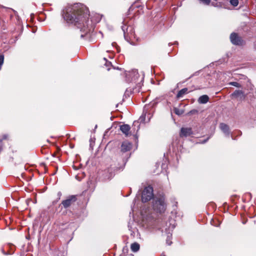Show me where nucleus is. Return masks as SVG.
Wrapping results in <instances>:
<instances>
[{"label":"nucleus","mask_w":256,"mask_h":256,"mask_svg":"<svg viewBox=\"0 0 256 256\" xmlns=\"http://www.w3.org/2000/svg\"><path fill=\"white\" fill-rule=\"evenodd\" d=\"M130 248L133 252H137L139 250L140 248V245L138 242H134L131 244Z\"/></svg>","instance_id":"nucleus-16"},{"label":"nucleus","mask_w":256,"mask_h":256,"mask_svg":"<svg viewBox=\"0 0 256 256\" xmlns=\"http://www.w3.org/2000/svg\"><path fill=\"white\" fill-rule=\"evenodd\" d=\"M220 130L226 134H229V126L224 123H220Z\"/></svg>","instance_id":"nucleus-13"},{"label":"nucleus","mask_w":256,"mask_h":256,"mask_svg":"<svg viewBox=\"0 0 256 256\" xmlns=\"http://www.w3.org/2000/svg\"><path fill=\"white\" fill-rule=\"evenodd\" d=\"M154 197L153 188L149 186L146 187L142 192V200L143 202L150 201Z\"/></svg>","instance_id":"nucleus-5"},{"label":"nucleus","mask_w":256,"mask_h":256,"mask_svg":"<svg viewBox=\"0 0 256 256\" xmlns=\"http://www.w3.org/2000/svg\"><path fill=\"white\" fill-rule=\"evenodd\" d=\"M188 92V88H184L178 91L176 94V98H180L183 96L185 94H186Z\"/></svg>","instance_id":"nucleus-14"},{"label":"nucleus","mask_w":256,"mask_h":256,"mask_svg":"<svg viewBox=\"0 0 256 256\" xmlns=\"http://www.w3.org/2000/svg\"><path fill=\"white\" fill-rule=\"evenodd\" d=\"M229 84L234 86H236V88H241L242 87V85L237 82H230L229 83Z\"/></svg>","instance_id":"nucleus-19"},{"label":"nucleus","mask_w":256,"mask_h":256,"mask_svg":"<svg viewBox=\"0 0 256 256\" xmlns=\"http://www.w3.org/2000/svg\"><path fill=\"white\" fill-rule=\"evenodd\" d=\"M193 134V131L191 128H182L180 133L179 136L180 138H186L189 136H190Z\"/></svg>","instance_id":"nucleus-8"},{"label":"nucleus","mask_w":256,"mask_h":256,"mask_svg":"<svg viewBox=\"0 0 256 256\" xmlns=\"http://www.w3.org/2000/svg\"><path fill=\"white\" fill-rule=\"evenodd\" d=\"M138 122L135 121L134 122L133 125L136 126V124H138Z\"/></svg>","instance_id":"nucleus-23"},{"label":"nucleus","mask_w":256,"mask_h":256,"mask_svg":"<svg viewBox=\"0 0 256 256\" xmlns=\"http://www.w3.org/2000/svg\"><path fill=\"white\" fill-rule=\"evenodd\" d=\"M132 148V143L124 141L122 142L120 146V152L122 153L130 151Z\"/></svg>","instance_id":"nucleus-9"},{"label":"nucleus","mask_w":256,"mask_h":256,"mask_svg":"<svg viewBox=\"0 0 256 256\" xmlns=\"http://www.w3.org/2000/svg\"><path fill=\"white\" fill-rule=\"evenodd\" d=\"M124 36H128L130 38H134L135 34L134 28L132 26H128L126 32H124Z\"/></svg>","instance_id":"nucleus-12"},{"label":"nucleus","mask_w":256,"mask_h":256,"mask_svg":"<svg viewBox=\"0 0 256 256\" xmlns=\"http://www.w3.org/2000/svg\"><path fill=\"white\" fill-rule=\"evenodd\" d=\"M167 204L166 202V198L164 195H159L153 199L152 208L156 213L162 214L166 210Z\"/></svg>","instance_id":"nucleus-3"},{"label":"nucleus","mask_w":256,"mask_h":256,"mask_svg":"<svg viewBox=\"0 0 256 256\" xmlns=\"http://www.w3.org/2000/svg\"><path fill=\"white\" fill-rule=\"evenodd\" d=\"M231 96L236 98H240V100H244L246 98V95L243 91L241 90H236L232 94Z\"/></svg>","instance_id":"nucleus-11"},{"label":"nucleus","mask_w":256,"mask_h":256,"mask_svg":"<svg viewBox=\"0 0 256 256\" xmlns=\"http://www.w3.org/2000/svg\"><path fill=\"white\" fill-rule=\"evenodd\" d=\"M62 17L67 23L73 24L84 33L81 34V37L94 30V26L89 19L88 10L78 4L68 8L64 12Z\"/></svg>","instance_id":"nucleus-1"},{"label":"nucleus","mask_w":256,"mask_h":256,"mask_svg":"<svg viewBox=\"0 0 256 256\" xmlns=\"http://www.w3.org/2000/svg\"><path fill=\"white\" fill-rule=\"evenodd\" d=\"M208 138H207L206 140L204 142H206L207 140H208Z\"/></svg>","instance_id":"nucleus-25"},{"label":"nucleus","mask_w":256,"mask_h":256,"mask_svg":"<svg viewBox=\"0 0 256 256\" xmlns=\"http://www.w3.org/2000/svg\"><path fill=\"white\" fill-rule=\"evenodd\" d=\"M115 158H108L106 160V168L102 171V176L104 179H111L115 174V172L121 168L118 164H116L115 161Z\"/></svg>","instance_id":"nucleus-2"},{"label":"nucleus","mask_w":256,"mask_h":256,"mask_svg":"<svg viewBox=\"0 0 256 256\" xmlns=\"http://www.w3.org/2000/svg\"><path fill=\"white\" fill-rule=\"evenodd\" d=\"M77 200L76 195H70L68 196L66 200H63L60 205H62L64 208H68L74 204Z\"/></svg>","instance_id":"nucleus-7"},{"label":"nucleus","mask_w":256,"mask_h":256,"mask_svg":"<svg viewBox=\"0 0 256 256\" xmlns=\"http://www.w3.org/2000/svg\"><path fill=\"white\" fill-rule=\"evenodd\" d=\"M230 3L234 6H236L238 4V0H230Z\"/></svg>","instance_id":"nucleus-21"},{"label":"nucleus","mask_w":256,"mask_h":256,"mask_svg":"<svg viewBox=\"0 0 256 256\" xmlns=\"http://www.w3.org/2000/svg\"><path fill=\"white\" fill-rule=\"evenodd\" d=\"M209 100V97L207 95H202L200 96L198 100V102L200 104H206Z\"/></svg>","instance_id":"nucleus-15"},{"label":"nucleus","mask_w":256,"mask_h":256,"mask_svg":"<svg viewBox=\"0 0 256 256\" xmlns=\"http://www.w3.org/2000/svg\"><path fill=\"white\" fill-rule=\"evenodd\" d=\"M4 62V55L0 54V70L2 68V66Z\"/></svg>","instance_id":"nucleus-20"},{"label":"nucleus","mask_w":256,"mask_h":256,"mask_svg":"<svg viewBox=\"0 0 256 256\" xmlns=\"http://www.w3.org/2000/svg\"><path fill=\"white\" fill-rule=\"evenodd\" d=\"M202 4L206 5H209L210 3V0H200ZM214 2H212L211 4L214 6H217L218 3L216 0H214Z\"/></svg>","instance_id":"nucleus-17"},{"label":"nucleus","mask_w":256,"mask_h":256,"mask_svg":"<svg viewBox=\"0 0 256 256\" xmlns=\"http://www.w3.org/2000/svg\"><path fill=\"white\" fill-rule=\"evenodd\" d=\"M230 42L234 45L242 46L246 42L236 32H232L230 36Z\"/></svg>","instance_id":"nucleus-6"},{"label":"nucleus","mask_w":256,"mask_h":256,"mask_svg":"<svg viewBox=\"0 0 256 256\" xmlns=\"http://www.w3.org/2000/svg\"><path fill=\"white\" fill-rule=\"evenodd\" d=\"M130 127L128 124H124L120 126V130L126 136H131L132 134L130 132Z\"/></svg>","instance_id":"nucleus-10"},{"label":"nucleus","mask_w":256,"mask_h":256,"mask_svg":"<svg viewBox=\"0 0 256 256\" xmlns=\"http://www.w3.org/2000/svg\"><path fill=\"white\" fill-rule=\"evenodd\" d=\"M144 79V75L140 74L138 70H132L126 72V80L128 82L134 83L140 87Z\"/></svg>","instance_id":"nucleus-4"},{"label":"nucleus","mask_w":256,"mask_h":256,"mask_svg":"<svg viewBox=\"0 0 256 256\" xmlns=\"http://www.w3.org/2000/svg\"><path fill=\"white\" fill-rule=\"evenodd\" d=\"M174 112L178 116H180L184 113V110L176 108H174Z\"/></svg>","instance_id":"nucleus-18"},{"label":"nucleus","mask_w":256,"mask_h":256,"mask_svg":"<svg viewBox=\"0 0 256 256\" xmlns=\"http://www.w3.org/2000/svg\"><path fill=\"white\" fill-rule=\"evenodd\" d=\"M198 111L196 110H192L189 112L190 114H193L198 113Z\"/></svg>","instance_id":"nucleus-22"},{"label":"nucleus","mask_w":256,"mask_h":256,"mask_svg":"<svg viewBox=\"0 0 256 256\" xmlns=\"http://www.w3.org/2000/svg\"><path fill=\"white\" fill-rule=\"evenodd\" d=\"M6 136H4V139H6Z\"/></svg>","instance_id":"nucleus-24"}]
</instances>
